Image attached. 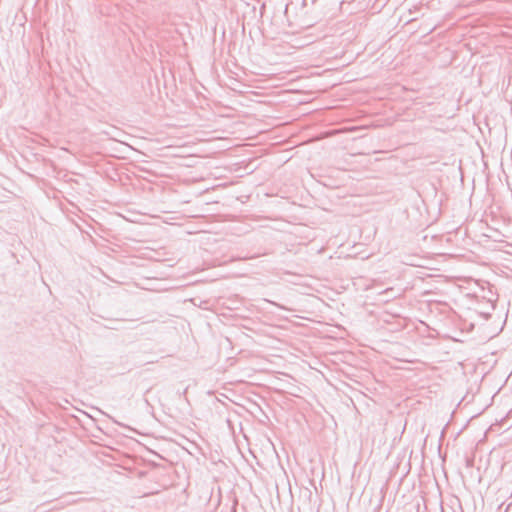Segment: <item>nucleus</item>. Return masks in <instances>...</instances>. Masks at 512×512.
I'll use <instances>...</instances> for the list:
<instances>
[{
    "label": "nucleus",
    "instance_id": "f03ea898",
    "mask_svg": "<svg viewBox=\"0 0 512 512\" xmlns=\"http://www.w3.org/2000/svg\"><path fill=\"white\" fill-rule=\"evenodd\" d=\"M380 294L387 295L389 298H396L394 288L392 287L383 290Z\"/></svg>",
    "mask_w": 512,
    "mask_h": 512
},
{
    "label": "nucleus",
    "instance_id": "f257e3e1",
    "mask_svg": "<svg viewBox=\"0 0 512 512\" xmlns=\"http://www.w3.org/2000/svg\"><path fill=\"white\" fill-rule=\"evenodd\" d=\"M385 495H386V492H385V489L384 487H382L379 492H378V501H377V504L373 510V512H379L382 505H383V502H384V499H385Z\"/></svg>",
    "mask_w": 512,
    "mask_h": 512
},
{
    "label": "nucleus",
    "instance_id": "7ed1b4c3",
    "mask_svg": "<svg viewBox=\"0 0 512 512\" xmlns=\"http://www.w3.org/2000/svg\"><path fill=\"white\" fill-rule=\"evenodd\" d=\"M270 303H271V304H273V305H275V306H277V307H279V308H283V306H281L280 304H277V303H275V302H270Z\"/></svg>",
    "mask_w": 512,
    "mask_h": 512
}]
</instances>
